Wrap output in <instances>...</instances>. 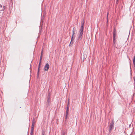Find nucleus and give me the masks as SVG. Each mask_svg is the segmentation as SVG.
Listing matches in <instances>:
<instances>
[{
    "mask_svg": "<svg viewBox=\"0 0 135 135\" xmlns=\"http://www.w3.org/2000/svg\"><path fill=\"white\" fill-rule=\"evenodd\" d=\"M49 68V64L47 63H46V65L44 66V69L45 71L48 70Z\"/></svg>",
    "mask_w": 135,
    "mask_h": 135,
    "instance_id": "obj_5",
    "label": "nucleus"
},
{
    "mask_svg": "<svg viewBox=\"0 0 135 135\" xmlns=\"http://www.w3.org/2000/svg\"><path fill=\"white\" fill-rule=\"evenodd\" d=\"M114 123L113 121H112L109 127V133H110L112 130L114 128Z\"/></svg>",
    "mask_w": 135,
    "mask_h": 135,
    "instance_id": "obj_4",
    "label": "nucleus"
},
{
    "mask_svg": "<svg viewBox=\"0 0 135 135\" xmlns=\"http://www.w3.org/2000/svg\"><path fill=\"white\" fill-rule=\"evenodd\" d=\"M35 119L34 118H33V119L32 121V127H34L35 125Z\"/></svg>",
    "mask_w": 135,
    "mask_h": 135,
    "instance_id": "obj_7",
    "label": "nucleus"
},
{
    "mask_svg": "<svg viewBox=\"0 0 135 135\" xmlns=\"http://www.w3.org/2000/svg\"><path fill=\"white\" fill-rule=\"evenodd\" d=\"M76 31V28L75 27H74L73 29L72 32L73 33L72 35V36L71 38V40L70 42V44L69 46H70V44H73V42H72V41H73L74 40V38H75V37L76 36L75 33V31Z\"/></svg>",
    "mask_w": 135,
    "mask_h": 135,
    "instance_id": "obj_2",
    "label": "nucleus"
},
{
    "mask_svg": "<svg viewBox=\"0 0 135 135\" xmlns=\"http://www.w3.org/2000/svg\"><path fill=\"white\" fill-rule=\"evenodd\" d=\"M42 55H43V53H41V56H40V57H42Z\"/></svg>",
    "mask_w": 135,
    "mask_h": 135,
    "instance_id": "obj_19",
    "label": "nucleus"
},
{
    "mask_svg": "<svg viewBox=\"0 0 135 135\" xmlns=\"http://www.w3.org/2000/svg\"><path fill=\"white\" fill-rule=\"evenodd\" d=\"M45 134V132L44 131H43L42 132V135H44Z\"/></svg>",
    "mask_w": 135,
    "mask_h": 135,
    "instance_id": "obj_16",
    "label": "nucleus"
},
{
    "mask_svg": "<svg viewBox=\"0 0 135 135\" xmlns=\"http://www.w3.org/2000/svg\"><path fill=\"white\" fill-rule=\"evenodd\" d=\"M47 99H50V93H49L48 95Z\"/></svg>",
    "mask_w": 135,
    "mask_h": 135,
    "instance_id": "obj_12",
    "label": "nucleus"
},
{
    "mask_svg": "<svg viewBox=\"0 0 135 135\" xmlns=\"http://www.w3.org/2000/svg\"><path fill=\"white\" fill-rule=\"evenodd\" d=\"M42 57H40V59L39 63H41V60H42Z\"/></svg>",
    "mask_w": 135,
    "mask_h": 135,
    "instance_id": "obj_15",
    "label": "nucleus"
},
{
    "mask_svg": "<svg viewBox=\"0 0 135 135\" xmlns=\"http://www.w3.org/2000/svg\"><path fill=\"white\" fill-rule=\"evenodd\" d=\"M69 101L68 102V104L67 105V107H66V110H69Z\"/></svg>",
    "mask_w": 135,
    "mask_h": 135,
    "instance_id": "obj_11",
    "label": "nucleus"
},
{
    "mask_svg": "<svg viewBox=\"0 0 135 135\" xmlns=\"http://www.w3.org/2000/svg\"><path fill=\"white\" fill-rule=\"evenodd\" d=\"M118 1L119 0H117L116 2V3L118 4Z\"/></svg>",
    "mask_w": 135,
    "mask_h": 135,
    "instance_id": "obj_20",
    "label": "nucleus"
},
{
    "mask_svg": "<svg viewBox=\"0 0 135 135\" xmlns=\"http://www.w3.org/2000/svg\"><path fill=\"white\" fill-rule=\"evenodd\" d=\"M84 21L83 20L81 22V26L79 30V34L78 35V40H80L82 38L83 35V29L84 28Z\"/></svg>",
    "mask_w": 135,
    "mask_h": 135,
    "instance_id": "obj_1",
    "label": "nucleus"
},
{
    "mask_svg": "<svg viewBox=\"0 0 135 135\" xmlns=\"http://www.w3.org/2000/svg\"><path fill=\"white\" fill-rule=\"evenodd\" d=\"M51 99H47V106L48 107L50 106L51 103Z\"/></svg>",
    "mask_w": 135,
    "mask_h": 135,
    "instance_id": "obj_6",
    "label": "nucleus"
},
{
    "mask_svg": "<svg viewBox=\"0 0 135 135\" xmlns=\"http://www.w3.org/2000/svg\"><path fill=\"white\" fill-rule=\"evenodd\" d=\"M5 7L4 6H3V7Z\"/></svg>",
    "mask_w": 135,
    "mask_h": 135,
    "instance_id": "obj_26",
    "label": "nucleus"
},
{
    "mask_svg": "<svg viewBox=\"0 0 135 135\" xmlns=\"http://www.w3.org/2000/svg\"><path fill=\"white\" fill-rule=\"evenodd\" d=\"M133 79H134V84H135V77L133 78Z\"/></svg>",
    "mask_w": 135,
    "mask_h": 135,
    "instance_id": "obj_22",
    "label": "nucleus"
},
{
    "mask_svg": "<svg viewBox=\"0 0 135 135\" xmlns=\"http://www.w3.org/2000/svg\"><path fill=\"white\" fill-rule=\"evenodd\" d=\"M69 110H66V115H68V112H69Z\"/></svg>",
    "mask_w": 135,
    "mask_h": 135,
    "instance_id": "obj_13",
    "label": "nucleus"
},
{
    "mask_svg": "<svg viewBox=\"0 0 135 135\" xmlns=\"http://www.w3.org/2000/svg\"><path fill=\"white\" fill-rule=\"evenodd\" d=\"M13 0H11V3L12 2H13Z\"/></svg>",
    "mask_w": 135,
    "mask_h": 135,
    "instance_id": "obj_24",
    "label": "nucleus"
},
{
    "mask_svg": "<svg viewBox=\"0 0 135 135\" xmlns=\"http://www.w3.org/2000/svg\"><path fill=\"white\" fill-rule=\"evenodd\" d=\"M34 130V127H32L31 131V133H32L33 132Z\"/></svg>",
    "mask_w": 135,
    "mask_h": 135,
    "instance_id": "obj_10",
    "label": "nucleus"
},
{
    "mask_svg": "<svg viewBox=\"0 0 135 135\" xmlns=\"http://www.w3.org/2000/svg\"><path fill=\"white\" fill-rule=\"evenodd\" d=\"M0 7L1 8L2 7V5L1 4H0Z\"/></svg>",
    "mask_w": 135,
    "mask_h": 135,
    "instance_id": "obj_23",
    "label": "nucleus"
},
{
    "mask_svg": "<svg viewBox=\"0 0 135 135\" xmlns=\"http://www.w3.org/2000/svg\"><path fill=\"white\" fill-rule=\"evenodd\" d=\"M43 49H42V50H41V53H43Z\"/></svg>",
    "mask_w": 135,
    "mask_h": 135,
    "instance_id": "obj_21",
    "label": "nucleus"
},
{
    "mask_svg": "<svg viewBox=\"0 0 135 135\" xmlns=\"http://www.w3.org/2000/svg\"><path fill=\"white\" fill-rule=\"evenodd\" d=\"M30 135H32V133H30Z\"/></svg>",
    "mask_w": 135,
    "mask_h": 135,
    "instance_id": "obj_25",
    "label": "nucleus"
},
{
    "mask_svg": "<svg viewBox=\"0 0 135 135\" xmlns=\"http://www.w3.org/2000/svg\"><path fill=\"white\" fill-rule=\"evenodd\" d=\"M108 14H109V13H108V12L107 13V20H108Z\"/></svg>",
    "mask_w": 135,
    "mask_h": 135,
    "instance_id": "obj_18",
    "label": "nucleus"
},
{
    "mask_svg": "<svg viewBox=\"0 0 135 135\" xmlns=\"http://www.w3.org/2000/svg\"><path fill=\"white\" fill-rule=\"evenodd\" d=\"M133 64L134 67H135V56H134L133 57Z\"/></svg>",
    "mask_w": 135,
    "mask_h": 135,
    "instance_id": "obj_9",
    "label": "nucleus"
},
{
    "mask_svg": "<svg viewBox=\"0 0 135 135\" xmlns=\"http://www.w3.org/2000/svg\"><path fill=\"white\" fill-rule=\"evenodd\" d=\"M68 115H66V116H65V119L67 120L68 118Z\"/></svg>",
    "mask_w": 135,
    "mask_h": 135,
    "instance_id": "obj_17",
    "label": "nucleus"
},
{
    "mask_svg": "<svg viewBox=\"0 0 135 135\" xmlns=\"http://www.w3.org/2000/svg\"><path fill=\"white\" fill-rule=\"evenodd\" d=\"M116 30L114 28L113 31V42L114 45H115L116 42V40H115L116 37Z\"/></svg>",
    "mask_w": 135,
    "mask_h": 135,
    "instance_id": "obj_3",
    "label": "nucleus"
},
{
    "mask_svg": "<svg viewBox=\"0 0 135 135\" xmlns=\"http://www.w3.org/2000/svg\"><path fill=\"white\" fill-rule=\"evenodd\" d=\"M62 135H65V132L64 131H62Z\"/></svg>",
    "mask_w": 135,
    "mask_h": 135,
    "instance_id": "obj_14",
    "label": "nucleus"
},
{
    "mask_svg": "<svg viewBox=\"0 0 135 135\" xmlns=\"http://www.w3.org/2000/svg\"><path fill=\"white\" fill-rule=\"evenodd\" d=\"M41 63H39V65H38V71H37V75H38H38L39 69H40V67Z\"/></svg>",
    "mask_w": 135,
    "mask_h": 135,
    "instance_id": "obj_8",
    "label": "nucleus"
}]
</instances>
